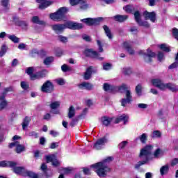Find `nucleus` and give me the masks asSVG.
I'll list each match as a JSON object with an SVG mask.
<instances>
[{"label": "nucleus", "instance_id": "nucleus-1", "mask_svg": "<svg viewBox=\"0 0 178 178\" xmlns=\"http://www.w3.org/2000/svg\"><path fill=\"white\" fill-rule=\"evenodd\" d=\"M152 148H154L152 145H148L141 149L139 157L142 161L138 162V163L135 165V169H138V168L142 166V165H147V163H149V162H151L154 158L158 159L163 156V152L161 149H156L152 156L151 154Z\"/></svg>", "mask_w": 178, "mask_h": 178}, {"label": "nucleus", "instance_id": "nucleus-2", "mask_svg": "<svg viewBox=\"0 0 178 178\" xmlns=\"http://www.w3.org/2000/svg\"><path fill=\"white\" fill-rule=\"evenodd\" d=\"M113 161V157L108 156L104 159L102 161L92 164L90 168L96 172L97 176L101 178L105 177L108 172H111V168L108 167V164Z\"/></svg>", "mask_w": 178, "mask_h": 178}, {"label": "nucleus", "instance_id": "nucleus-3", "mask_svg": "<svg viewBox=\"0 0 178 178\" xmlns=\"http://www.w3.org/2000/svg\"><path fill=\"white\" fill-rule=\"evenodd\" d=\"M118 91L120 92H124L125 97L121 99L122 106H127L128 104H130L133 101V96H131V91L130 88L127 84L123 83L118 87Z\"/></svg>", "mask_w": 178, "mask_h": 178}, {"label": "nucleus", "instance_id": "nucleus-4", "mask_svg": "<svg viewBox=\"0 0 178 178\" xmlns=\"http://www.w3.org/2000/svg\"><path fill=\"white\" fill-rule=\"evenodd\" d=\"M17 140H22V138L17 135H15L13 137V143H11L9 145V148L15 147V151L17 154H22V152H24L26 151V147L24 145L20 144Z\"/></svg>", "mask_w": 178, "mask_h": 178}, {"label": "nucleus", "instance_id": "nucleus-5", "mask_svg": "<svg viewBox=\"0 0 178 178\" xmlns=\"http://www.w3.org/2000/svg\"><path fill=\"white\" fill-rule=\"evenodd\" d=\"M13 172L16 173V175H24L26 174V176L31 178H41V175H37L35 172L31 171H27L26 168L24 167H16V165L13 168Z\"/></svg>", "mask_w": 178, "mask_h": 178}, {"label": "nucleus", "instance_id": "nucleus-6", "mask_svg": "<svg viewBox=\"0 0 178 178\" xmlns=\"http://www.w3.org/2000/svg\"><path fill=\"white\" fill-rule=\"evenodd\" d=\"M67 8L66 7H63L58 9V10L54 13L50 14V19L58 22V20H62L65 17V15L67 13Z\"/></svg>", "mask_w": 178, "mask_h": 178}, {"label": "nucleus", "instance_id": "nucleus-7", "mask_svg": "<svg viewBox=\"0 0 178 178\" xmlns=\"http://www.w3.org/2000/svg\"><path fill=\"white\" fill-rule=\"evenodd\" d=\"M102 20V18H85L81 20V22H83V23H85V24H87V26H95L97 24H99V22Z\"/></svg>", "mask_w": 178, "mask_h": 178}, {"label": "nucleus", "instance_id": "nucleus-8", "mask_svg": "<svg viewBox=\"0 0 178 178\" xmlns=\"http://www.w3.org/2000/svg\"><path fill=\"white\" fill-rule=\"evenodd\" d=\"M42 92H46L47 94H51L54 91V84L52 82L47 81L41 87Z\"/></svg>", "mask_w": 178, "mask_h": 178}, {"label": "nucleus", "instance_id": "nucleus-9", "mask_svg": "<svg viewBox=\"0 0 178 178\" xmlns=\"http://www.w3.org/2000/svg\"><path fill=\"white\" fill-rule=\"evenodd\" d=\"M138 54L139 55L144 56L145 60H146V62H151V58H154L155 56V53L152 52L149 49H147V52L145 50H140Z\"/></svg>", "mask_w": 178, "mask_h": 178}, {"label": "nucleus", "instance_id": "nucleus-10", "mask_svg": "<svg viewBox=\"0 0 178 178\" xmlns=\"http://www.w3.org/2000/svg\"><path fill=\"white\" fill-rule=\"evenodd\" d=\"M65 29H70V30H80L83 29V24L76 23L73 22H68L65 24Z\"/></svg>", "mask_w": 178, "mask_h": 178}, {"label": "nucleus", "instance_id": "nucleus-11", "mask_svg": "<svg viewBox=\"0 0 178 178\" xmlns=\"http://www.w3.org/2000/svg\"><path fill=\"white\" fill-rule=\"evenodd\" d=\"M134 17L138 26H141L142 27H149V24H148L147 21H141V15H140L138 11L135 12Z\"/></svg>", "mask_w": 178, "mask_h": 178}, {"label": "nucleus", "instance_id": "nucleus-12", "mask_svg": "<svg viewBox=\"0 0 178 178\" xmlns=\"http://www.w3.org/2000/svg\"><path fill=\"white\" fill-rule=\"evenodd\" d=\"M143 16L145 20H150L152 23H155V22H156V13H155L154 11L153 12L145 11L143 13Z\"/></svg>", "mask_w": 178, "mask_h": 178}, {"label": "nucleus", "instance_id": "nucleus-13", "mask_svg": "<svg viewBox=\"0 0 178 178\" xmlns=\"http://www.w3.org/2000/svg\"><path fill=\"white\" fill-rule=\"evenodd\" d=\"M70 4L72 6H74V5H80L81 9L83 10L88 8V4L84 0H70Z\"/></svg>", "mask_w": 178, "mask_h": 178}, {"label": "nucleus", "instance_id": "nucleus-14", "mask_svg": "<svg viewBox=\"0 0 178 178\" xmlns=\"http://www.w3.org/2000/svg\"><path fill=\"white\" fill-rule=\"evenodd\" d=\"M84 54L86 56H91V58L99 59V60H102L104 59V58L99 57V54H98V52L94 51L91 49H88L85 50Z\"/></svg>", "mask_w": 178, "mask_h": 178}, {"label": "nucleus", "instance_id": "nucleus-15", "mask_svg": "<svg viewBox=\"0 0 178 178\" xmlns=\"http://www.w3.org/2000/svg\"><path fill=\"white\" fill-rule=\"evenodd\" d=\"M108 143V139L106 137H103L97 140L95 143L94 148L95 149H102L104 148V145Z\"/></svg>", "mask_w": 178, "mask_h": 178}, {"label": "nucleus", "instance_id": "nucleus-16", "mask_svg": "<svg viewBox=\"0 0 178 178\" xmlns=\"http://www.w3.org/2000/svg\"><path fill=\"white\" fill-rule=\"evenodd\" d=\"M152 84L154 87H156L161 91H165V83L159 79H155L152 80Z\"/></svg>", "mask_w": 178, "mask_h": 178}, {"label": "nucleus", "instance_id": "nucleus-17", "mask_svg": "<svg viewBox=\"0 0 178 178\" xmlns=\"http://www.w3.org/2000/svg\"><path fill=\"white\" fill-rule=\"evenodd\" d=\"M45 159L47 163L51 162L53 166H59V161L56 159V156L54 154L45 156Z\"/></svg>", "mask_w": 178, "mask_h": 178}, {"label": "nucleus", "instance_id": "nucleus-18", "mask_svg": "<svg viewBox=\"0 0 178 178\" xmlns=\"http://www.w3.org/2000/svg\"><path fill=\"white\" fill-rule=\"evenodd\" d=\"M60 106V102H54L50 104V108L51 109V113H54V115H59L60 111L58 108Z\"/></svg>", "mask_w": 178, "mask_h": 178}, {"label": "nucleus", "instance_id": "nucleus-19", "mask_svg": "<svg viewBox=\"0 0 178 178\" xmlns=\"http://www.w3.org/2000/svg\"><path fill=\"white\" fill-rule=\"evenodd\" d=\"M39 4V9H45L52 5V1L48 0H36Z\"/></svg>", "mask_w": 178, "mask_h": 178}, {"label": "nucleus", "instance_id": "nucleus-20", "mask_svg": "<svg viewBox=\"0 0 178 178\" xmlns=\"http://www.w3.org/2000/svg\"><path fill=\"white\" fill-rule=\"evenodd\" d=\"M6 94V93L3 92L0 95V111L5 109L8 105V102H6V99H5Z\"/></svg>", "mask_w": 178, "mask_h": 178}, {"label": "nucleus", "instance_id": "nucleus-21", "mask_svg": "<svg viewBox=\"0 0 178 178\" xmlns=\"http://www.w3.org/2000/svg\"><path fill=\"white\" fill-rule=\"evenodd\" d=\"M52 29L58 34L62 33L66 29V26L65 24H55L52 26Z\"/></svg>", "mask_w": 178, "mask_h": 178}, {"label": "nucleus", "instance_id": "nucleus-22", "mask_svg": "<svg viewBox=\"0 0 178 178\" xmlns=\"http://www.w3.org/2000/svg\"><path fill=\"white\" fill-rule=\"evenodd\" d=\"M17 165L16 163L13 161H1L0 162L1 168H14Z\"/></svg>", "mask_w": 178, "mask_h": 178}, {"label": "nucleus", "instance_id": "nucleus-23", "mask_svg": "<svg viewBox=\"0 0 178 178\" xmlns=\"http://www.w3.org/2000/svg\"><path fill=\"white\" fill-rule=\"evenodd\" d=\"M26 73L29 74L31 77V80H36V79H38V76L37 74H34V67H30L26 69Z\"/></svg>", "mask_w": 178, "mask_h": 178}, {"label": "nucleus", "instance_id": "nucleus-24", "mask_svg": "<svg viewBox=\"0 0 178 178\" xmlns=\"http://www.w3.org/2000/svg\"><path fill=\"white\" fill-rule=\"evenodd\" d=\"M94 72L93 68L92 67H89L87 70L86 72L84 74V79L85 80H90V79L91 78V75L92 74V73Z\"/></svg>", "mask_w": 178, "mask_h": 178}, {"label": "nucleus", "instance_id": "nucleus-25", "mask_svg": "<svg viewBox=\"0 0 178 178\" xmlns=\"http://www.w3.org/2000/svg\"><path fill=\"white\" fill-rule=\"evenodd\" d=\"M123 47L131 55H133L134 54V50L131 49V44L129 42H125L123 43Z\"/></svg>", "mask_w": 178, "mask_h": 178}, {"label": "nucleus", "instance_id": "nucleus-26", "mask_svg": "<svg viewBox=\"0 0 178 178\" xmlns=\"http://www.w3.org/2000/svg\"><path fill=\"white\" fill-rule=\"evenodd\" d=\"M79 88L81 90H92V85L90 83L83 82L79 86Z\"/></svg>", "mask_w": 178, "mask_h": 178}, {"label": "nucleus", "instance_id": "nucleus-27", "mask_svg": "<svg viewBox=\"0 0 178 178\" xmlns=\"http://www.w3.org/2000/svg\"><path fill=\"white\" fill-rule=\"evenodd\" d=\"M120 122H124V124H126V122H129V115L124 114L115 120V123H120Z\"/></svg>", "mask_w": 178, "mask_h": 178}, {"label": "nucleus", "instance_id": "nucleus-28", "mask_svg": "<svg viewBox=\"0 0 178 178\" xmlns=\"http://www.w3.org/2000/svg\"><path fill=\"white\" fill-rule=\"evenodd\" d=\"M103 29H104V33H105L106 37H108V40H112V38H113V35H112V32L111 31V29H109V27H108V26L104 25L103 26Z\"/></svg>", "mask_w": 178, "mask_h": 178}, {"label": "nucleus", "instance_id": "nucleus-29", "mask_svg": "<svg viewBox=\"0 0 178 178\" xmlns=\"http://www.w3.org/2000/svg\"><path fill=\"white\" fill-rule=\"evenodd\" d=\"M170 90V91H177L178 88L173 83H165V90Z\"/></svg>", "mask_w": 178, "mask_h": 178}, {"label": "nucleus", "instance_id": "nucleus-30", "mask_svg": "<svg viewBox=\"0 0 178 178\" xmlns=\"http://www.w3.org/2000/svg\"><path fill=\"white\" fill-rule=\"evenodd\" d=\"M30 122H31V118L30 117H25L22 122L23 130H26V129H27L29 124H30Z\"/></svg>", "mask_w": 178, "mask_h": 178}, {"label": "nucleus", "instance_id": "nucleus-31", "mask_svg": "<svg viewBox=\"0 0 178 178\" xmlns=\"http://www.w3.org/2000/svg\"><path fill=\"white\" fill-rule=\"evenodd\" d=\"M114 19H115V20H116V22H120V23H122V22L127 20V15H118L114 16Z\"/></svg>", "mask_w": 178, "mask_h": 178}, {"label": "nucleus", "instance_id": "nucleus-32", "mask_svg": "<svg viewBox=\"0 0 178 178\" xmlns=\"http://www.w3.org/2000/svg\"><path fill=\"white\" fill-rule=\"evenodd\" d=\"M32 22L36 24H40V26H45V22L40 20L38 16L33 17Z\"/></svg>", "mask_w": 178, "mask_h": 178}, {"label": "nucleus", "instance_id": "nucleus-33", "mask_svg": "<svg viewBox=\"0 0 178 178\" xmlns=\"http://www.w3.org/2000/svg\"><path fill=\"white\" fill-rule=\"evenodd\" d=\"M111 122H112V118L109 117L102 118V123L104 124V126H109Z\"/></svg>", "mask_w": 178, "mask_h": 178}, {"label": "nucleus", "instance_id": "nucleus-34", "mask_svg": "<svg viewBox=\"0 0 178 178\" xmlns=\"http://www.w3.org/2000/svg\"><path fill=\"white\" fill-rule=\"evenodd\" d=\"M75 115H76V109L73 107V106H71L68 111L69 119H72V118H74Z\"/></svg>", "mask_w": 178, "mask_h": 178}, {"label": "nucleus", "instance_id": "nucleus-35", "mask_svg": "<svg viewBox=\"0 0 178 178\" xmlns=\"http://www.w3.org/2000/svg\"><path fill=\"white\" fill-rule=\"evenodd\" d=\"M168 172H169L168 165H163L160 168V173L161 176H163V175H166V173H168Z\"/></svg>", "mask_w": 178, "mask_h": 178}, {"label": "nucleus", "instance_id": "nucleus-36", "mask_svg": "<svg viewBox=\"0 0 178 178\" xmlns=\"http://www.w3.org/2000/svg\"><path fill=\"white\" fill-rule=\"evenodd\" d=\"M147 137H148V135L147 134H143L142 135L138 137V139L140 140L142 144H145L147 141Z\"/></svg>", "mask_w": 178, "mask_h": 178}, {"label": "nucleus", "instance_id": "nucleus-37", "mask_svg": "<svg viewBox=\"0 0 178 178\" xmlns=\"http://www.w3.org/2000/svg\"><path fill=\"white\" fill-rule=\"evenodd\" d=\"M104 91H108V92H112L113 90V86L109 85L108 83H104L103 86Z\"/></svg>", "mask_w": 178, "mask_h": 178}, {"label": "nucleus", "instance_id": "nucleus-38", "mask_svg": "<svg viewBox=\"0 0 178 178\" xmlns=\"http://www.w3.org/2000/svg\"><path fill=\"white\" fill-rule=\"evenodd\" d=\"M8 38H9V40L13 41V42H15V44H17L20 41V39L19 38L16 37V35H8Z\"/></svg>", "mask_w": 178, "mask_h": 178}, {"label": "nucleus", "instance_id": "nucleus-39", "mask_svg": "<svg viewBox=\"0 0 178 178\" xmlns=\"http://www.w3.org/2000/svg\"><path fill=\"white\" fill-rule=\"evenodd\" d=\"M47 74H48V70H42L40 72H38L36 76H38V79H40V77H45Z\"/></svg>", "mask_w": 178, "mask_h": 178}, {"label": "nucleus", "instance_id": "nucleus-40", "mask_svg": "<svg viewBox=\"0 0 178 178\" xmlns=\"http://www.w3.org/2000/svg\"><path fill=\"white\" fill-rule=\"evenodd\" d=\"M52 62H54V57H52V56L47 57V58L44 60V65H46L47 66L51 65V63H52Z\"/></svg>", "mask_w": 178, "mask_h": 178}, {"label": "nucleus", "instance_id": "nucleus-41", "mask_svg": "<svg viewBox=\"0 0 178 178\" xmlns=\"http://www.w3.org/2000/svg\"><path fill=\"white\" fill-rule=\"evenodd\" d=\"M124 10H125V12H127V13H131V12H133V10H134V7L133 6L128 5L127 6L124 7Z\"/></svg>", "mask_w": 178, "mask_h": 178}, {"label": "nucleus", "instance_id": "nucleus-42", "mask_svg": "<svg viewBox=\"0 0 178 178\" xmlns=\"http://www.w3.org/2000/svg\"><path fill=\"white\" fill-rule=\"evenodd\" d=\"M159 48L160 49H162V51H164V52H169L170 51V49H169V46L165 44H160Z\"/></svg>", "mask_w": 178, "mask_h": 178}, {"label": "nucleus", "instance_id": "nucleus-43", "mask_svg": "<svg viewBox=\"0 0 178 178\" xmlns=\"http://www.w3.org/2000/svg\"><path fill=\"white\" fill-rule=\"evenodd\" d=\"M8 51V47L6 45H3L0 49V56L2 57L5 54H6V51Z\"/></svg>", "mask_w": 178, "mask_h": 178}, {"label": "nucleus", "instance_id": "nucleus-44", "mask_svg": "<svg viewBox=\"0 0 178 178\" xmlns=\"http://www.w3.org/2000/svg\"><path fill=\"white\" fill-rule=\"evenodd\" d=\"M161 131H154L152 134L151 138H159V137H161Z\"/></svg>", "mask_w": 178, "mask_h": 178}, {"label": "nucleus", "instance_id": "nucleus-45", "mask_svg": "<svg viewBox=\"0 0 178 178\" xmlns=\"http://www.w3.org/2000/svg\"><path fill=\"white\" fill-rule=\"evenodd\" d=\"M129 144V142L127 140L122 141L118 145V148L120 149H123V148H125L126 146Z\"/></svg>", "mask_w": 178, "mask_h": 178}, {"label": "nucleus", "instance_id": "nucleus-46", "mask_svg": "<svg viewBox=\"0 0 178 178\" xmlns=\"http://www.w3.org/2000/svg\"><path fill=\"white\" fill-rule=\"evenodd\" d=\"M142 90H143V87H141V85H138L136 87V92L137 95H138L139 97L141 96Z\"/></svg>", "mask_w": 178, "mask_h": 178}, {"label": "nucleus", "instance_id": "nucleus-47", "mask_svg": "<svg viewBox=\"0 0 178 178\" xmlns=\"http://www.w3.org/2000/svg\"><path fill=\"white\" fill-rule=\"evenodd\" d=\"M104 70H111L112 69V64L110 63H104L103 64Z\"/></svg>", "mask_w": 178, "mask_h": 178}, {"label": "nucleus", "instance_id": "nucleus-48", "mask_svg": "<svg viewBox=\"0 0 178 178\" xmlns=\"http://www.w3.org/2000/svg\"><path fill=\"white\" fill-rule=\"evenodd\" d=\"M61 70H63V72H70V70H72V68L64 64L61 66Z\"/></svg>", "mask_w": 178, "mask_h": 178}, {"label": "nucleus", "instance_id": "nucleus-49", "mask_svg": "<svg viewBox=\"0 0 178 178\" xmlns=\"http://www.w3.org/2000/svg\"><path fill=\"white\" fill-rule=\"evenodd\" d=\"M21 87H22V88H23V90H27L29 88V83H27L26 81H22Z\"/></svg>", "mask_w": 178, "mask_h": 178}, {"label": "nucleus", "instance_id": "nucleus-50", "mask_svg": "<svg viewBox=\"0 0 178 178\" xmlns=\"http://www.w3.org/2000/svg\"><path fill=\"white\" fill-rule=\"evenodd\" d=\"M1 5L4 8H9V0H1Z\"/></svg>", "mask_w": 178, "mask_h": 178}, {"label": "nucleus", "instance_id": "nucleus-51", "mask_svg": "<svg viewBox=\"0 0 178 178\" xmlns=\"http://www.w3.org/2000/svg\"><path fill=\"white\" fill-rule=\"evenodd\" d=\"M170 165L171 166H176V165H178V159H173L170 162Z\"/></svg>", "mask_w": 178, "mask_h": 178}, {"label": "nucleus", "instance_id": "nucleus-52", "mask_svg": "<svg viewBox=\"0 0 178 178\" xmlns=\"http://www.w3.org/2000/svg\"><path fill=\"white\" fill-rule=\"evenodd\" d=\"M56 82L57 84H58L59 86H63V84H65V80H63V79H56Z\"/></svg>", "mask_w": 178, "mask_h": 178}, {"label": "nucleus", "instance_id": "nucleus-53", "mask_svg": "<svg viewBox=\"0 0 178 178\" xmlns=\"http://www.w3.org/2000/svg\"><path fill=\"white\" fill-rule=\"evenodd\" d=\"M58 40L61 41V42H67V38L62 35L58 36Z\"/></svg>", "mask_w": 178, "mask_h": 178}, {"label": "nucleus", "instance_id": "nucleus-54", "mask_svg": "<svg viewBox=\"0 0 178 178\" xmlns=\"http://www.w3.org/2000/svg\"><path fill=\"white\" fill-rule=\"evenodd\" d=\"M122 73H124V74H130V73H131V70L130 68H124Z\"/></svg>", "mask_w": 178, "mask_h": 178}, {"label": "nucleus", "instance_id": "nucleus-55", "mask_svg": "<svg viewBox=\"0 0 178 178\" xmlns=\"http://www.w3.org/2000/svg\"><path fill=\"white\" fill-rule=\"evenodd\" d=\"M164 57H163V53L162 52H159L158 54V60H159V62H162V60H163Z\"/></svg>", "mask_w": 178, "mask_h": 178}, {"label": "nucleus", "instance_id": "nucleus-56", "mask_svg": "<svg viewBox=\"0 0 178 178\" xmlns=\"http://www.w3.org/2000/svg\"><path fill=\"white\" fill-rule=\"evenodd\" d=\"M131 33H133V34H137L138 33V29H137V27L133 26L130 29Z\"/></svg>", "mask_w": 178, "mask_h": 178}, {"label": "nucleus", "instance_id": "nucleus-57", "mask_svg": "<svg viewBox=\"0 0 178 178\" xmlns=\"http://www.w3.org/2000/svg\"><path fill=\"white\" fill-rule=\"evenodd\" d=\"M97 45L99 47V52H103L104 51V49L102 48V44H101V41L97 40Z\"/></svg>", "mask_w": 178, "mask_h": 178}, {"label": "nucleus", "instance_id": "nucleus-58", "mask_svg": "<svg viewBox=\"0 0 178 178\" xmlns=\"http://www.w3.org/2000/svg\"><path fill=\"white\" fill-rule=\"evenodd\" d=\"M50 134L53 137H57V136H59V132L52 130V131H50Z\"/></svg>", "mask_w": 178, "mask_h": 178}, {"label": "nucleus", "instance_id": "nucleus-59", "mask_svg": "<svg viewBox=\"0 0 178 178\" xmlns=\"http://www.w3.org/2000/svg\"><path fill=\"white\" fill-rule=\"evenodd\" d=\"M83 173H84V175H91V170H90V168H84Z\"/></svg>", "mask_w": 178, "mask_h": 178}, {"label": "nucleus", "instance_id": "nucleus-60", "mask_svg": "<svg viewBox=\"0 0 178 178\" xmlns=\"http://www.w3.org/2000/svg\"><path fill=\"white\" fill-rule=\"evenodd\" d=\"M59 146V143H52L50 148H51V149H55V148H56V147Z\"/></svg>", "mask_w": 178, "mask_h": 178}, {"label": "nucleus", "instance_id": "nucleus-61", "mask_svg": "<svg viewBox=\"0 0 178 178\" xmlns=\"http://www.w3.org/2000/svg\"><path fill=\"white\" fill-rule=\"evenodd\" d=\"M39 55H40V56H45V55H47V51L44 49L39 50Z\"/></svg>", "mask_w": 178, "mask_h": 178}, {"label": "nucleus", "instance_id": "nucleus-62", "mask_svg": "<svg viewBox=\"0 0 178 178\" xmlns=\"http://www.w3.org/2000/svg\"><path fill=\"white\" fill-rule=\"evenodd\" d=\"M18 63H19V61L17 60V59L15 58L13 60L11 65L13 66V67H15V66H17Z\"/></svg>", "mask_w": 178, "mask_h": 178}, {"label": "nucleus", "instance_id": "nucleus-63", "mask_svg": "<svg viewBox=\"0 0 178 178\" xmlns=\"http://www.w3.org/2000/svg\"><path fill=\"white\" fill-rule=\"evenodd\" d=\"M138 106L141 109H145L147 108V105L145 104H138Z\"/></svg>", "mask_w": 178, "mask_h": 178}, {"label": "nucleus", "instance_id": "nucleus-64", "mask_svg": "<svg viewBox=\"0 0 178 178\" xmlns=\"http://www.w3.org/2000/svg\"><path fill=\"white\" fill-rule=\"evenodd\" d=\"M145 178H152V174L151 172H147L145 174Z\"/></svg>", "mask_w": 178, "mask_h": 178}]
</instances>
